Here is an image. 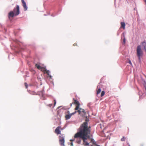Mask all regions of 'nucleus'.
<instances>
[{"label":"nucleus","mask_w":146,"mask_h":146,"mask_svg":"<svg viewBox=\"0 0 146 146\" xmlns=\"http://www.w3.org/2000/svg\"><path fill=\"white\" fill-rule=\"evenodd\" d=\"M90 127H88V124L87 122L83 123L79 129V131L75 134L74 137V140L77 143L80 144L82 140L84 142V144L85 146L88 145L89 143L86 140L90 138L91 130Z\"/></svg>","instance_id":"nucleus-1"},{"label":"nucleus","mask_w":146,"mask_h":146,"mask_svg":"<svg viewBox=\"0 0 146 146\" xmlns=\"http://www.w3.org/2000/svg\"><path fill=\"white\" fill-rule=\"evenodd\" d=\"M20 13L19 7L18 5H17L16 8H14L13 11H11L9 13L8 17L10 19L11 17L13 18L14 16L18 15Z\"/></svg>","instance_id":"nucleus-2"},{"label":"nucleus","mask_w":146,"mask_h":146,"mask_svg":"<svg viewBox=\"0 0 146 146\" xmlns=\"http://www.w3.org/2000/svg\"><path fill=\"white\" fill-rule=\"evenodd\" d=\"M143 50L141 48V46L138 45L136 48V55L139 62L141 61V58L143 57Z\"/></svg>","instance_id":"nucleus-3"},{"label":"nucleus","mask_w":146,"mask_h":146,"mask_svg":"<svg viewBox=\"0 0 146 146\" xmlns=\"http://www.w3.org/2000/svg\"><path fill=\"white\" fill-rule=\"evenodd\" d=\"M64 136V135L62 134L59 137V142L61 146H65Z\"/></svg>","instance_id":"nucleus-4"},{"label":"nucleus","mask_w":146,"mask_h":146,"mask_svg":"<svg viewBox=\"0 0 146 146\" xmlns=\"http://www.w3.org/2000/svg\"><path fill=\"white\" fill-rule=\"evenodd\" d=\"M73 100L74 101V103H72L71 104H70V106H72V104L74 103V104H76V107L75 108V110H78L79 109V107L80 104L78 101L77 100H75L74 98H73Z\"/></svg>","instance_id":"nucleus-5"},{"label":"nucleus","mask_w":146,"mask_h":146,"mask_svg":"<svg viewBox=\"0 0 146 146\" xmlns=\"http://www.w3.org/2000/svg\"><path fill=\"white\" fill-rule=\"evenodd\" d=\"M70 113V112L69 111H68L67 112V113H69V114L66 115L65 116V117L66 119V120H67V119H69L71 117V116L72 115L74 114L75 113H76V111H75L74 112L72 113Z\"/></svg>","instance_id":"nucleus-6"},{"label":"nucleus","mask_w":146,"mask_h":146,"mask_svg":"<svg viewBox=\"0 0 146 146\" xmlns=\"http://www.w3.org/2000/svg\"><path fill=\"white\" fill-rule=\"evenodd\" d=\"M62 129L60 126L57 127L55 129L54 132L56 133L57 135L58 134H61L60 130H62Z\"/></svg>","instance_id":"nucleus-7"},{"label":"nucleus","mask_w":146,"mask_h":146,"mask_svg":"<svg viewBox=\"0 0 146 146\" xmlns=\"http://www.w3.org/2000/svg\"><path fill=\"white\" fill-rule=\"evenodd\" d=\"M23 6L24 8V10L26 11L27 9V7L26 5V3L24 0H21Z\"/></svg>","instance_id":"nucleus-8"},{"label":"nucleus","mask_w":146,"mask_h":146,"mask_svg":"<svg viewBox=\"0 0 146 146\" xmlns=\"http://www.w3.org/2000/svg\"><path fill=\"white\" fill-rule=\"evenodd\" d=\"M102 87V85H99L97 87V90L96 92V94L97 95L99 94L101 91V88Z\"/></svg>","instance_id":"nucleus-9"},{"label":"nucleus","mask_w":146,"mask_h":146,"mask_svg":"<svg viewBox=\"0 0 146 146\" xmlns=\"http://www.w3.org/2000/svg\"><path fill=\"white\" fill-rule=\"evenodd\" d=\"M142 46L143 47L144 49L146 52V42H143L141 43Z\"/></svg>","instance_id":"nucleus-10"},{"label":"nucleus","mask_w":146,"mask_h":146,"mask_svg":"<svg viewBox=\"0 0 146 146\" xmlns=\"http://www.w3.org/2000/svg\"><path fill=\"white\" fill-rule=\"evenodd\" d=\"M121 28H122L123 29H125V23L124 22H121Z\"/></svg>","instance_id":"nucleus-11"},{"label":"nucleus","mask_w":146,"mask_h":146,"mask_svg":"<svg viewBox=\"0 0 146 146\" xmlns=\"http://www.w3.org/2000/svg\"><path fill=\"white\" fill-rule=\"evenodd\" d=\"M35 66L37 68V69L39 70H40L41 69V66H40L38 64H36L35 65Z\"/></svg>","instance_id":"nucleus-12"},{"label":"nucleus","mask_w":146,"mask_h":146,"mask_svg":"<svg viewBox=\"0 0 146 146\" xmlns=\"http://www.w3.org/2000/svg\"><path fill=\"white\" fill-rule=\"evenodd\" d=\"M82 109L81 108H79V109L77 110V112L79 114H80L82 112Z\"/></svg>","instance_id":"nucleus-13"},{"label":"nucleus","mask_w":146,"mask_h":146,"mask_svg":"<svg viewBox=\"0 0 146 146\" xmlns=\"http://www.w3.org/2000/svg\"><path fill=\"white\" fill-rule=\"evenodd\" d=\"M105 94V92L104 91H102L101 93V97L103 96H104V95Z\"/></svg>","instance_id":"nucleus-14"},{"label":"nucleus","mask_w":146,"mask_h":146,"mask_svg":"<svg viewBox=\"0 0 146 146\" xmlns=\"http://www.w3.org/2000/svg\"><path fill=\"white\" fill-rule=\"evenodd\" d=\"M41 69H40V70H41L42 71H45L46 70V69L45 68H44V67H41Z\"/></svg>","instance_id":"nucleus-15"},{"label":"nucleus","mask_w":146,"mask_h":146,"mask_svg":"<svg viewBox=\"0 0 146 146\" xmlns=\"http://www.w3.org/2000/svg\"><path fill=\"white\" fill-rule=\"evenodd\" d=\"M123 43L124 44H125V37L124 35L123 34Z\"/></svg>","instance_id":"nucleus-16"},{"label":"nucleus","mask_w":146,"mask_h":146,"mask_svg":"<svg viewBox=\"0 0 146 146\" xmlns=\"http://www.w3.org/2000/svg\"><path fill=\"white\" fill-rule=\"evenodd\" d=\"M46 73L48 75H49L50 71L49 70H46L45 71Z\"/></svg>","instance_id":"nucleus-17"},{"label":"nucleus","mask_w":146,"mask_h":146,"mask_svg":"<svg viewBox=\"0 0 146 146\" xmlns=\"http://www.w3.org/2000/svg\"><path fill=\"white\" fill-rule=\"evenodd\" d=\"M121 141H124L125 140V138L124 137H123L121 139Z\"/></svg>","instance_id":"nucleus-18"},{"label":"nucleus","mask_w":146,"mask_h":146,"mask_svg":"<svg viewBox=\"0 0 146 146\" xmlns=\"http://www.w3.org/2000/svg\"><path fill=\"white\" fill-rule=\"evenodd\" d=\"M25 86L26 88H28V84L26 83H25Z\"/></svg>","instance_id":"nucleus-19"},{"label":"nucleus","mask_w":146,"mask_h":146,"mask_svg":"<svg viewBox=\"0 0 146 146\" xmlns=\"http://www.w3.org/2000/svg\"><path fill=\"white\" fill-rule=\"evenodd\" d=\"M82 112H83L84 114H85L86 113L85 110L84 109H82Z\"/></svg>","instance_id":"nucleus-20"},{"label":"nucleus","mask_w":146,"mask_h":146,"mask_svg":"<svg viewBox=\"0 0 146 146\" xmlns=\"http://www.w3.org/2000/svg\"><path fill=\"white\" fill-rule=\"evenodd\" d=\"M54 106H55V105L56 104V101L55 100H54Z\"/></svg>","instance_id":"nucleus-21"},{"label":"nucleus","mask_w":146,"mask_h":146,"mask_svg":"<svg viewBox=\"0 0 146 146\" xmlns=\"http://www.w3.org/2000/svg\"><path fill=\"white\" fill-rule=\"evenodd\" d=\"M128 62L131 65H132V63H131V62L130 60H129Z\"/></svg>","instance_id":"nucleus-22"},{"label":"nucleus","mask_w":146,"mask_h":146,"mask_svg":"<svg viewBox=\"0 0 146 146\" xmlns=\"http://www.w3.org/2000/svg\"><path fill=\"white\" fill-rule=\"evenodd\" d=\"M52 106V104H50L48 105V106H49L50 107H51Z\"/></svg>","instance_id":"nucleus-23"},{"label":"nucleus","mask_w":146,"mask_h":146,"mask_svg":"<svg viewBox=\"0 0 146 146\" xmlns=\"http://www.w3.org/2000/svg\"><path fill=\"white\" fill-rule=\"evenodd\" d=\"M70 146H73V143L72 142L71 143Z\"/></svg>","instance_id":"nucleus-24"},{"label":"nucleus","mask_w":146,"mask_h":146,"mask_svg":"<svg viewBox=\"0 0 146 146\" xmlns=\"http://www.w3.org/2000/svg\"><path fill=\"white\" fill-rule=\"evenodd\" d=\"M75 141V140H74V139H71L70 140V141Z\"/></svg>","instance_id":"nucleus-25"},{"label":"nucleus","mask_w":146,"mask_h":146,"mask_svg":"<svg viewBox=\"0 0 146 146\" xmlns=\"http://www.w3.org/2000/svg\"><path fill=\"white\" fill-rule=\"evenodd\" d=\"M144 3H145V4L146 5V0H144Z\"/></svg>","instance_id":"nucleus-26"},{"label":"nucleus","mask_w":146,"mask_h":146,"mask_svg":"<svg viewBox=\"0 0 146 146\" xmlns=\"http://www.w3.org/2000/svg\"><path fill=\"white\" fill-rule=\"evenodd\" d=\"M140 146H143V145H142V144H141V145H140Z\"/></svg>","instance_id":"nucleus-27"},{"label":"nucleus","mask_w":146,"mask_h":146,"mask_svg":"<svg viewBox=\"0 0 146 146\" xmlns=\"http://www.w3.org/2000/svg\"><path fill=\"white\" fill-rule=\"evenodd\" d=\"M49 76L50 78H51V76Z\"/></svg>","instance_id":"nucleus-28"},{"label":"nucleus","mask_w":146,"mask_h":146,"mask_svg":"<svg viewBox=\"0 0 146 146\" xmlns=\"http://www.w3.org/2000/svg\"><path fill=\"white\" fill-rule=\"evenodd\" d=\"M76 43H75V44H74V46H75L76 45Z\"/></svg>","instance_id":"nucleus-29"},{"label":"nucleus","mask_w":146,"mask_h":146,"mask_svg":"<svg viewBox=\"0 0 146 146\" xmlns=\"http://www.w3.org/2000/svg\"><path fill=\"white\" fill-rule=\"evenodd\" d=\"M128 146H130V145L129 144H128Z\"/></svg>","instance_id":"nucleus-30"}]
</instances>
